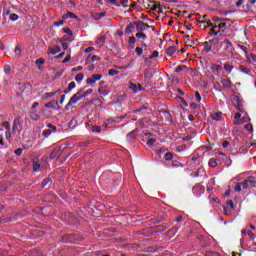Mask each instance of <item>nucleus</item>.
Masks as SVG:
<instances>
[{
  "instance_id": "1",
  "label": "nucleus",
  "mask_w": 256,
  "mask_h": 256,
  "mask_svg": "<svg viewBox=\"0 0 256 256\" xmlns=\"http://www.w3.org/2000/svg\"><path fill=\"white\" fill-rule=\"evenodd\" d=\"M91 93H93V89H89L85 92L83 91V88L78 90L77 93H75L66 104L65 106L66 111H69L71 105H75L79 103V101H81L82 99H85V97H89Z\"/></svg>"
},
{
  "instance_id": "2",
  "label": "nucleus",
  "mask_w": 256,
  "mask_h": 256,
  "mask_svg": "<svg viewBox=\"0 0 256 256\" xmlns=\"http://www.w3.org/2000/svg\"><path fill=\"white\" fill-rule=\"evenodd\" d=\"M48 129L44 130L42 132V135L45 139H49V137H51V135H54V133H57V126H54L51 123L47 124Z\"/></svg>"
},
{
  "instance_id": "3",
  "label": "nucleus",
  "mask_w": 256,
  "mask_h": 256,
  "mask_svg": "<svg viewBox=\"0 0 256 256\" xmlns=\"http://www.w3.org/2000/svg\"><path fill=\"white\" fill-rule=\"evenodd\" d=\"M221 47H223L225 51L224 55L228 57L231 51H233V42L226 39L221 43Z\"/></svg>"
},
{
  "instance_id": "4",
  "label": "nucleus",
  "mask_w": 256,
  "mask_h": 256,
  "mask_svg": "<svg viewBox=\"0 0 256 256\" xmlns=\"http://www.w3.org/2000/svg\"><path fill=\"white\" fill-rule=\"evenodd\" d=\"M21 130V119L15 118L12 126L13 133H21Z\"/></svg>"
},
{
  "instance_id": "5",
  "label": "nucleus",
  "mask_w": 256,
  "mask_h": 256,
  "mask_svg": "<svg viewBox=\"0 0 256 256\" xmlns=\"http://www.w3.org/2000/svg\"><path fill=\"white\" fill-rule=\"evenodd\" d=\"M137 133H139V129H134L132 132L128 133L126 139L129 143H134L137 139Z\"/></svg>"
},
{
  "instance_id": "6",
  "label": "nucleus",
  "mask_w": 256,
  "mask_h": 256,
  "mask_svg": "<svg viewBox=\"0 0 256 256\" xmlns=\"http://www.w3.org/2000/svg\"><path fill=\"white\" fill-rule=\"evenodd\" d=\"M29 117L32 119V121H39L41 119V116L39 113H37V110L30 109L29 111Z\"/></svg>"
},
{
  "instance_id": "7",
  "label": "nucleus",
  "mask_w": 256,
  "mask_h": 256,
  "mask_svg": "<svg viewBox=\"0 0 256 256\" xmlns=\"http://www.w3.org/2000/svg\"><path fill=\"white\" fill-rule=\"evenodd\" d=\"M221 85L224 89H231V87L233 86V82H231L230 79H222Z\"/></svg>"
},
{
  "instance_id": "8",
  "label": "nucleus",
  "mask_w": 256,
  "mask_h": 256,
  "mask_svg": "<svg viewBox=\"0 0 256 256\" xmlns=\"http://www.w3.org/2000/svg\"><path fill=\"white\" fill-rule=\"evenodd\" d=\"M135 25H136V31H138V33H143V31H145V23L144 22L136 21Z\"/></svg>"
},
{
  "instance_id": "9",
  "label": "nucleus",
  "mask_w": 256,
  "mask_h": 256,
  "mask_svg": "<svg viewBox=\"0 0 256 256\" xmlns=\"http://www.w3.org/2000/svg\"><path fill=\"white\" fill-rule=\"evenodd\" d=\"M125 117H127V115H122V116H119V117L109 118L107 120V123H121V121H123V119H125Z\"/></svg>"
},
{
  "instance_id": "10",
  "label": "nucleus",
  "mask_w": 256,
  "mask_h": 256,
  "mask_svg": "<svg viewBox=\"0 0 256 256\" xmlns=\"http://www.w3.org/2000/svg\"><path fill=\"white\" fill-rule=\"evenodd\" d=\"M41 185L44 189H50L51 185H53V180H51V178H46L42 181Z\"/></svg>"
},
{
  "instance_id": "11",
  "label": "nucleus",
  "mask_w": 256,
  "mask_h": 256,
  "mask_svg": "<svg viewBox=\"0 0 256 256\" xmlns=\"http://www.w3.org/2000/svg\"><path fill=\"white\" fill-rule=\"evenodd\" d=\"M63 155V150L60 149H54L51 153V158L52 159H59Z\"/></svg>"
},
{
  "instance_id": "12",
  "label": "nucleus",
  "mask_w": 256,
  "mask_h": 256,
  "mask_svg": "<svg viewBox=\"0 0 256 256\" xmlns=\"http://www.w3.org/2000/svg\"><path fill=\"white\" fill-rule=\"evenodd\" d=\"M32 167L35 173H39V169H41V163H39L38 159H34L32 161Z\"/></svg>"
},
{
  "instance_id": "13",
  "label": "nucleus",
  "mask_w": 256,
  "mask_h": 256,
  "mask_svg": "<svg viewBox=\"0 0 256 256\" xmlns=\"http://www.w3.org/2000/svg\"><path fill=\"white\" fill-rule=\"evenodd\" d=\"M240 185H242V189H251V176L240 183Z\"/></svg>"
},
{
  "instance_id": "14",
  "label": "nucleus",
  "mask_w": 256,
  "mask_h": 256,
  "mask_svg": "<svg viewBox=\"0 0 256 256\" xmlns=\"http://www.w3.org/2000/svg\"><path fill=\"white\" fill-rule=\"evenodd\" d=\"M62 19H79V17L73 12H67L66 14H63Z\"/></svg>"
},
{
  "instance_id": "15",
  "label": "nucleus",
  "mask_w": 256,
  "mask_h": 256,
  "mask_svg": "<svg viewBox=\"0 0 256 256\" xmlns=\"http://www.w3.org/2000/svg\"><path fill=\"white\" fill-rule=\"evenodd\" d=\"M57 105H59V101L52 100V101L46 103L45 107H47L48 109H55V107H57Z\"/></svg>"
},
{
  "instance_id": "16",
  "label": "nucleus",
  "mask_w": 256,
  "mask_h": 256,
  "mask_svg": "<svg viewBox=\"0 0 256 256\" xmlns=\"http://www.w3.org/2000/svg\"><path fill=\"white\" fill-rule=\"evenodd\" d=\"M135 27H136L135 22L130 23V24L126 27L125 33H128V35H131V33H133V31H135Z\"/></svg>"
},
{
  "instance_id": "17",
  "label": "nucleus",
  "mask_w": 256,
  "mask_h": 256,
  "mask_svg": "<svg viewBox=\"0 0 256 256\" xmlns=\"http://www.w3.org/2000/svg\"><path fill=\"white\" fill-rule=\"evenodd\" d=\"M203 47H204V51L205 53H211V51H213V46L211 44H209L208 41L203 42Z\"/></svg>"
},
{
  "instance_id": "18",
  "label": "nucleus",
  "mask_w": 256,
  "mask_h": 256,
  "mask_svg": "<svg viewBox=\"0 0 256 256\" xmlns=\"http://www.w3.org/2000/svg\"><path fill=\"white\" fill-rule=\"evenodd\" d=\"M48 53H51L52 55H57V53H61V47L55 46L48 49Z\"/></svg>"
},
{
  "instance_id": "19",
  "label": "nucleus",
  "mask_w": 256,
  "mask_h": 256,
  "mask_svg": "<svg viewBox=\"0 0 256 256\" xmlns=\"http://www.w3.org/2000/svg\"><path fill=\"white\" fill-rule=\"evenodd\" d=\"M166 53L167 55H169L170 57H173V55L175 53H177V47L175 46H170L169 48L166 49Z\"/></svg>"
},
{
  "instance_id": "20",
  "label": "nucleus",
  "mask_w": 256,
  "mask_h": 256,
  "mask_svg": "<svg viewBox=\"0 0 256 256\" xmlns=\"http://www.w3.org/2000/svg\"><path fill=\"white\" fill-rule=\"evenodd\" d=\"M213 121H221L223 119V113L221 112H215L212 114Z\"/></svg>"
},
{
  "instance_id": "21",
  "label": "nucleus",
  "mask_w": 256,
  "mask_h": 256,
  "mask_svg": "<svg viewBox=\"0 0 256 256\" xmlns=\"http://www.w3.org/2000/svg\"><path fill=\"white\" fill-rule=\"evenodd\" d=\"M105 15H107V12L96 13L93 15V19H94V21H99V20L103 19V17H105Z\"/></svg>"
},
{
  "instance_id": "22",
  "label": "nucleus",
  "mask_w": 256,
  "mask_h": 256,
  "mask_svg": "<svg viewBox=\"0 0 256 256\" xmlns=\"http://www.w3.org/2000/svg\"><path fill=\"white\" fill-rule=\"evenodd\" d=\"M210 27H212L211 29H210V35H219V33L221 32V30H215V29H218V26H217V24H212V26H210Z\"/></svg>"
},
{
  "instance_id": "23",
  "label": "nucleus",
  "mask_w": 256,
  "mask_h": 256,
  "mask_svg": "<svg viewBox=\"0 0 256 256\" xmlns=\"http://www.w3.org/2000/svg\"><path fill=\"white\" fill-rule=\"evenodd\" d=\"M105 41H107V37L106 36H100L99 38H97L96 43L97 45H105Z\"/></svg>"
},
{
  "instance_id": "24",
  "label": "nucleus",
  "mask_w": 256,
  "mask_h": 256,
  "mask_svg": "<svg viewBox=\"0 0 256 256\" xmlns=\"http://www.w3.org/2000/svg\"><path fill=\"white\" fill-rule=\"evenodd\" d=\"M129 89H131V91H133V93H139L137 84H135L133 82L129 83Z\"/></svg>"
},
{
  "instance_id": "25",
  "label": "nucleus",
  "mask_w": 256,
  "mask_h": 256,
  "mask_svg": "<svg viewBox=\"0 0 256 256\" xmlns=\"http://www.w3.org/2000/svg\"><path fill=\"white\" fill-rule=\"evenodd\" d=\"M239 69H240L241 73H244V75H249V73H251V69H249L243 65H240Z\"/></svg>"
},
{
  "instance_id": "26",
  "label": "nucleus",
  "mask_w": 256,
  "mask_h": 256,
  "mask_svg": "<svg viewBox=\"0 0 256 256\" xmlns=\"http://www.w3.org/2000/svg\"><path fill=\"white\" fill-rule=\"evenodd\" d=\"M57 95V92H47L44 94L43 99L47 101V99H51V97H55Z\"/></svg>"
},
{
  "instance_id": "27",
  "label": "nucleus",
  "mask_w": 256,
  "mask_h": 256,
  "mask_svg": "<svg viewBox=\"0 0 256 256\" xmlns=\"http://www.w3.org/2000/svg\"><path fill=\"white\" fill-rule=\"evenodd\" d=\"M235 67L231 64H224V70L230 75Z\"/></svg>"
},
{
  "instance_id": "28",
  "label": "nucleus",
  "mask_w": 256,
  "mask_h": 256,
  "mask_svg": "<svg viewBox=\"0 0 256 256\" xmlns=\"http://www.w3.org/2000/svg\"><path fill=\"white\" fill-rule=\"evenodd\" d=\"M83 79H85V74H83V73H79L75 76V81L77 83H81L83 81Z\"/></svg>"
},
{
  "instance_id": "29",
  "label": "nucleus",
  "mask_w": 256,
  "mask_h": 256,
  "mask_svg": "<svg viewBox=\"0 0 256 256\" xmlns=\"http://www.w3.org/2000/svg\"><path fill=\"white\" fill-rule=\"evenodd\" d=\"M161 113L164 115L166 121H171V113L167 110H162Z\"/></svg>"
},
{
  "instance_id": "30",
  "label": "nucleus",
  "mask_w": 256,
  "mask_h": 256,
  "mask_svg": "<svg viewBox=\"0 0 256 256\" xmlns=\"http://www.w3.org/2000/svg\"><path fill=\"white\" fill-rule=\"evenodd\" d=\"M236 109L237 111H243V104H241V100L236 97Z\"/></svg>"
},
{
  "instance_id": "31",
  "label": "nucleus",
  "mask_w": 256,
  "mask_h": 256,
  "mask_svg": "<svg viewBox=\"0 0 256 256\" xmlns=\"http://www.w3.org/2000/svg\"><path fill=\"white\" fill-rule=\"evenodd\" d=\"M219 38L215 37V38H212L208 41V43L213 47L215 45H219Z\"/></svg>"
},
{
  "instance_id": "32",
  "label": "nucleus",
  "mask_w": 256,
  "mask_h": 256,
  "mask_svg": "<svg viewBox=\"0 0 256 256\" xmlns=\"http://www.w3.org/2000/svg\"><path fill=\"white\" fill-rule=\"evenodd\" d=\"M98 93H99V95H102V97H107V95H109V91L103 89V87H100L98 89Z\"/></svg>"
},
{
  "instance_id": "33",
  "label": "nucleus",
  "mask_w": 256,
  "mask_h": 256,
  "mask_svg": "<svg viewBox=\"0 0 256 256\" xmlns=\"http://www.w3.org/2000/svg\"><path fill=\"white\" fill-rule=\"evenodd\" d=\"M138 113H149V107L142 106L136 110Z\"/></svg>"
},
{
  "instance_id": "34",
  "label": "nucleus",
  "mask_w": 256,
  "mask_h": 256,
  "mask_svg": "<svg viewBox=\"0 0 256 256\" xmlns=\"http://www.w3.org/2000/svg\"><path fill=\"white\" fill-rule=\"evenodd\" d=\"M92 79L94 80L95 83H97V81H101V79H103V75H101V74H93L92 75Z\"/></svg>"
},
{
  "instance_id": "35",
  "label": "nucleus",
  "mask_w": 256,
  "mask_h": 256,
  "mask_svg": "<svg viewBox=\"0 0 256 256\" xmlns=\"http://www.w3.org/2000/svg\"><path fill=\"white\" fill-rule=\"evenodd\" d=\"M136 37H137V39H142L143 41H145V39H147V35L143 32L136 33Z\"/></svg>"
},
{
  "instance_id": "36",
  "label": "nucleus",
  "mask_w": 256,
  "mask_h": 256,
  "mask_svg": "<svg viewBox=\"0 0 256 256\" xmlns=\"http://www.w3.org/2000/svg\"><path fill=\"white\" fill-rule=\"evenodd\" d=\"M14 52L17 57H21V53H22L21 46L16 45Z\"/></svg>"
},
{
  "instance_id": "37",
  "label": "nucleus",
  "mask_w": 256,
  "mask_h": 256,
  "mask_svg": "<svg viewBox=\"0 0 256 256\" xmlns=\"http://www.w3.org/2000/svg\"><path fill=\"white\" fill-rule=\"evenodd\" d=\"M246 57H247L249 63H255V65H256V55L255 54H251L250 57L247 55Z\"/></svg>"
},
{
  "instance_id": "38",
  "label": "nucleus",
  "mask_w": 256,
  "mask_h": 256,
  "mask_svg": "<svg viewBox=\"0 0 256 256\" xmlns=\"http://www.w3.org/2000/svg\"><path fill=\"white\" fill-rule=\"evenodd\" d=\"M209 167H217V159L211 158L208 162Z\"/></svg>"
},
{
  "instance_id": "39",
  "label": "nucleus",
  "mask_w": 256,
  "mask_h": 256,
  "mask_svg": "<svg viewBox=\"0 0 256 256\" xmlns=\"http://www.w3.org/2000/svg\"><path fill=\"white\" fill-rule=\"evenodd\" d=\"M221 69H223V67H221L219 64H213L212 66V71H216V73H219Z\"/></svg>"
},
{
  "instance_id": "40",
  "label": "nucleus",
  "mask_w": 256,
  "mask_h": 256,
  "mask_svg": "<svg viewBox=\"0 0 256 256\" xmlns=\"http://www.w3.org/2000/svg\"><path fill=\"white\" fill-rule=\"evenodd\" d=\"M256 187V177L250 176V188Z\"/></svg>"
},
{
  "instance_id": "41",
  "label": "nucleus",
  "mask_w": 256,
  "mask_h": 256,
  "mask_svg": "<svg viewBox=\"0 0 256 256\" xmlns=\"http://www.w3.org/2000/svg\"><path fill=\"white\" fill-rule=\"evenodd\" d=\"M216 26L218 27L219 31H225V27H227V23L225 22H221L219 24H216Z\"/></svg>"
},
{
  "instance_id": "42",
  "label": "nucleus",
  "mask_w": 256,
  "mask_h": 256,
  "mask_svg": "<svg viewBox=\"0 0 256 256\" xmlns=\"http://www.w3.org/2000/svg\"><path fill=\"white\" fill-rule=\"evenodd\" d=\"M108 75H109L110 77H115V75H119V71H117V70H115V69H110V70L108 71Z\"/></svg>"
},
{
  "instance_id": "43",
  "label": "nucleus",
  "mask_w": 256,
  "mask_h": 256,
  "mask_svg": "<svg viewBox=\"0 0 256 256\" xmlns=\"http://www.w3.org/2000/svg\"><path fill=\"white\" fill-rule=\"evenodd\" d=\"M164 159H165V161H171L173 159V154L171 152H167L164 155Z\"/></svg>"
},
{
  "instance_id": "44",
  "label": "nucleus",
  "mask_w": 256,
  "mask_h": 256,
  "mask_svg": "<svg viewBox=\"0 0 256 256\" xmlns=\"http://www.w3.org/2000/svg\"><path fill=\"white\" fill-rule=\"evenodd\" d=\"M157 9H161V3L156 2L150 9V11H157Z\"/></svg>"
},
{
  "instance_id": "45",
  "label": "nucleus",
  "mask_w": 256,
  "mask_h": 256,
  "mask_svg": "<svg viewBox=\"0 0 256 256\" xmlns=\"http://www.w3.org/2000/svg\"><path fill=\"white\" fill-rule=\"evenodd\" d=\"M10 21H19V15H17L16 13H12L10 14Z\"/></svg>"
},
{
  "instance_id": "46",
  "label": "nucleus",
  "mask_w": 256,
  "mask_h": 256,
  "mask_svg": "<svg viewBox=\"0 0 256 256\" xmlns=\"http://www.w3.org/2000/svg\"><path fill=\"white\" fill-rule=\"evenodd\" d=\"M2 127H4V129H6V131H11V124L7 121L2 123Z\"/></svg>"
},
{
  "instance_id": "47",
  "label": "nucleus",
  "mask_w": 256,
  "mask_h": 256,
  "mask_svg": "<svg viewBox=\"0 0 256 256\" xmlns=\"http://www.w3.org/2000/svg\"><path fill=\"white\" fill-rule=\"evenodd\" d=\"M156 141H157V139H155V138L148 139V141H147L148 147H152V145H154L156 143Z\"/></svg>"
},
{
  "instance_id": "48",
  "label": "nucleus",
  "mask_w": 256,
  "mask_h": 256,
  "mask_svg": "<svg viewBox=\"0 0 256 256\" xmlns=\"http://www.w3.org/2000/svg\"><path fill=\"white\" fill-rule=\"evenodd\" d=\"M4 73L6 74V75H9L10 73H11V66H9V65H4Z\"/></svg>"
},
{
  "instance_id": "49",
  "label": "nucleus",
  "mask_w": 256,
  "mask_h": 256,
  "mask_svg": "<svg viewBox=\"0 0 256 256\" xmlns=\"http://www.w3.org/2000/svg\"><path fill=\"white\" fill-rule=\"evenodd\" d=\"M30 256H43V253H41L39 250H33L30 253Z\"/></svg>"
},
{
  "instance_id": "50",
  "label": "nucleus",
  "mask_w": 256,
  "mask_h": 256,
  "mask_svg": "<svg viewBox=\"0 0 256 256\" xmlns=\"http://www.w3.org/2000/svg\"><path fill=\"white\" fill-rule=\"evenodd\" d=\"M183 69H187V66L185 65H180L175 69V73H181V71H183Z\"/></svg>"
},
{
  "instance_id": "51",
  "label": "nucleus",
  "mask_w": 256,
  "mask_h": 256,
  "mask_svg": "<svg viewBox=\"0 0 256 256\" xmlns=\"http://www.w3.org/2000/svg\"><path fill=\"white\" fill-rule=\"evenodd\" d=\"M200 23H203V25H207V27H213V23L210 20H202Z\"/></svg>"
},
{
  "instance_id": "52",
  "label": "nucleus",
  "mask_w": 256,
  "mask_h": 256,
  "mask_svg": "<svg viewBox=\"0 0 256 256\" xmlns=\"http://www.w3.org/2000/svg\"><path fill=\"white\" fill-rule=\"evenodd\" d=\"M241 183H236L235 187H234V191H236V193H241Z\"/></svg>"
},
{
  "instance_id": "53",
  "label": "nucleus",
  "mask_w": 256,
  "mask_h": 256,
  "mask_svg": "<svg viewBox=\"0 0 256 256\" xmlns=\"http://www.w3.org/2000/svg\"><path fill=\"white\" fill-rule=\"evenodd\" d=\"M238 49H241V51H243L247 57V46L238 44Z\"/></svg>"
},
{
  "instance_id": "54",
  "label": "nucleus",
  "mask_w": 256,
  "mask_h": 256,
  "mask_svg": "<svg viewBox=\"0 0 256 256\" xmlns=\"http://www.w3.org/2000/svg\"><path fill=\"white\" fill-rule=\"evenodd\" d=\"M135 52L139 57H141V55H143V48L136 47Z\"/></svg>"
},
{
  "instance_id": "55",
  "label": "nucleus",
  "mask_w": 256,
  "mask_h": 256,
  "mask_svg": "<svg viewBox=\"0 0 256 256\" xmlns=\"http://www.w3.org/2000/svg\"><path fill=\"white\" fill-rule=\"evenodd\" d=\"M75 87H77V84L75 82H70L68 85L69 91H73V89H75Z\"/></svg>"
},
{
  "instance_id": "56",
  "label": "nucleus",
  "mask_w": 256,
  "mask_h": 256,
  "mask_svg": "<svg viewBox=\"0 0 256 256\" xmlns=\"http://www.w3.org/2000/svg\"><path fill=\"white\" fill-rule=\"evenodd\" d=\"M127 3H129V0H120V5H122L124 9H127V7H129Z\"/></svg>"
},
{
  "instance_id": "57",
  "label": "nucleus",
  "mask_w": 256,
  "mask_h": 256,
  "mask_svg": "<svg viewBox=\"0 0 256 256\" xmlns=\"http://www.w3.org/2000/svg\"><path fill=\"white\" fill-rule=\"evenodd\" d=\"M172 167H183V164H181V162L175 160L172 162Z\"/></svg>"
},
{
  "instance_id": "58",
  "label": "nucleus",
  "mask_w": 256,
  "mask_h": 256,
  "mask_svg": "<svg viewBox=\"0 0 256 256\" xmlns=\"http://www.w3.org/2000/svg\"><path fill=\"white\" fill-rule=\"evenodd\" d=\"M92 131L94 133H101V126H93Z\"/></svg>"
},
{
  "instance_id": "59",
  "label": "nucleus",
  "mask_w": 256,
  "mask_h": 256,
  "mask_svg": "<svg viewBox=\"0 0 256 256\" xmlns=\"http://www.w3.org/2000/svg\"><path fill=\"white\" fill-rule=\"evenodd\" d=\"M36 65H45V59L44 58H38L36 60Z\"/></svg>"
},
{
  "instance_id": "60",
  "label": "nucleus",
  "mask_w": 256,
  "mask_h": 256,
  "mask_svg": "<svg viewBox=\"0 0 256 256\" xmlns=\"http://www.w3.org/2000/svg\"><path fill=\"white\" fill-rule=\"evenodd\" d=\"M227 207L229 209H235V204L233 203V200L227 202Z\"/></svg>"
},
{
  "instance_id": "61",
  "label": "nucleus",
  "mask_w": 256,
  "mask_h": 256,
  "mask_svg": "<svg viewBox=\"0 0 256 256\" xmlns=\"http://www.w3.org/2000/svg\"><path fill=\"white\" fill-rule=\"evenodd\" d=\"M55 27H62V25H65V21L64 20H60L58 22H54Z\"/></svg>"
},
{
  "instance_id": "62",
  "label": "nucleus",
  "mask_w": 256,
  "mask_h": 256,
  "mask_svg": "<svg viewBox=\"0 0 256 256\" xmlns=\"http://www.w3.org/2000/svg\"><path fill=\"white\" fill-rule=\"evenodd\" d=\"M15 155H17L18 157L21 156L23 154V148H18L14 151Z\"/></svg>"
},
{
  "instance_id": "63",
  "label": "nucleus",
  "mask_w": 256,
  "mask_h": 256,
  "mask_svg": "<svg viewBox=\"0 0 256 256\" xmlns=\"http://www.w3.org/2000/svg\"><path fill=\"white\" fill-rule=\"evenodd\" d=\"M63 33H66L67 35H73V31H71L69 28H63L62 29Z\"/></svg>"
},
{
  "instance_id": "64",
  "label": "nucleus",
  "mask_w": 256,
  "mask_h": 256,
  "mask_svg": "<svg viewBox=\"0 0 256 256\" xmlns=\"http://www.w3.org/2000/svg\"><path fill=\"white\" fill-rule=\"evenodd\" d=\"M195 98L198 101V103H201V94L199 93V91L195 92Z\"/></svg>"
}]
</instances>
